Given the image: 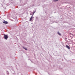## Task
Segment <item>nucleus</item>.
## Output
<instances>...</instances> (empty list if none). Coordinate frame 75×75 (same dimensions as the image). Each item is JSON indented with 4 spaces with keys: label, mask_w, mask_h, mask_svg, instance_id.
<instances>
[{
    "label": "nucleus",
    "mask_w": 75,
    "mask_h": 75,
    "mask_svg": "<svg viewBox=\"0 0 75 75\" xmlns=\"http://www.w3.org/2000/svg\"><path fill=\"white\" fill-rule=\"evenodd\" d=\"M3 24H8V22L7 21H4L3 22Z\"/></svg>",
    "instance_id": "obj_2"
},
{
    "label": "nucleus",
    "mask_w": 75,
    "mask_h": 75,
    "mask_svg": "<svg viewBox=\"0 0 75 75\" xmlns=\"http://www.w3.org/2000/svg\"><path fill=\"white\" fill-rule=\"evenodd\" d=\"M34 13H33V14L32 15V17H33V16H34Z\"/></svg>",
    "instance_id": "obj_8"
},
{
    "label": "nucleus",
    "mask_w": 75,
    "mask_h": 75,
    "mask_svg": "<svg viewBox=\"0 0 75 75\" xmlns=\"http://www.w3.org/2000/svg\"><path fill=\"white\" fill-rule=\"evenodd\" d=\"M57 34H59V35H61V33H59V32L57 33Z\"/></svg>",
    "instance_id": "obj_6"
},
{
    "label": "nucleus",
    "mask_w": 75,
    "mask_h": 75,
    "mask_svg": "<svg viewBox=\"0 0 75 75\" xmlns=\"http://www.w3.org/2000/svg\"><path fill=\"white\" fill-rule=\"evenodd\" d=\"M35 12H36V11H35L33 13V14H34V13H35Z\"/></svg>",
    "instance_id": "obj_7"
},
{
    "label": "nucleus",
    "mask_w": 75,
    "mask_h": 75,
    "mask_svg": "<svg viewBox=\"0 0 75 75\" xmlns=\"http://www.w3.org/2000/svg\"><path fill=\"white\" fill-rule=\"evenodd\" d=\"M33 16H32L30 18V21H31V20H32V19H33Z\"/></svg>",
    "instance_id": "obj_4"
},
{
    "label": "nucleus",
    "mask_w": 75,
    "mask_h": 75,
    "mask_svg": "<svg viewBox=\"0 0 75 75\" xmlns=\"http://www.w3.org/2000/svg\"><path fill=\"white\" fill-rule=\"evenodd\" d=\"M4 38L6 40H7V38H8V36L7 35H4Z\"/></svg>",
    "instance_id": "obj_1"
},
{
    "label": "nucleus",
    "mask_w": 75,
    "mask_h": 75,
    "mask_svg": "<svg viewBox=\"0 0 75 75\" xmlns=\"http://www.w3.org/2000/svg\"><path fill=\"white\" fill-rule=\"evenodd\" d=\"M66 47L68 49H70V47L68 45H66Z\"/></svg>",
    "instance_id": "obj_3"
},
{
    "label": "nucleus",
    "mask_w": 75,
    "mask_h": 75,
    "mask_svg": "<svg viewBox=\"0 0 75 75\" xmlns=\"http://www.w3.org/2000/svg\"><path fill=\"white\" fill-rule=\"evenodd\" d=\"M23 48H24V49L25 50H27V48H25V47H23Z\"/></svg>",
    "instance_id": "obj_5"
}]
</instances>
